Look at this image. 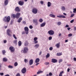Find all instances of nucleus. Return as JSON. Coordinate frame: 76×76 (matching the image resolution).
Segmentation results:
<instances>
[{
  "mask_svg": "<svg viewBox=\"0 0 76 76\" xmlns=\"http://www.w3.org/2000/svg\"><path fill=\"white\" fill-rule=\"evenodd\" d=\"M3 21L4 22H7L8 23L10 20V17L8 16V17L5 16L3 18Z\"/></svg>",
  "mask_w": 76,
  "mask_h": 76,
  "instance_id": "obj_1",
  "label": "nucleus"
},
{
  "mask_svg": "<svg viewBox=\"0 0 76 76\" xmlns=\"http://www.w3.org/2000/svg\"><path fill=\"white\" fill-rule=\"evenodd\" d=\"M21 51V52H23V53L25 54L27 53L28 51V48L27 47H24L23 50H22Z\"/></svg>",
  "mask_w": 76,
  "mask_h": 76,
  "instance_id": "obj_2",
  "label": "nucleus"
},
{
  "mask_svg": "<svg viewBox=\"0 0 76 76\" xmlns=\"http://www.w3.org/2000/svg\"><path fill=\"white\" fill-rule=\"evenodd\" d=\"M33 23H34L35 25L36 26L38 25V21L37 20V19H34L33 20Z\"/></svg>",
  "mask_w": 76,
  "mask_h": 76,
  "instance_id": "obj_3",
  "label": "nucleus"
},
{
  "mask_svg": "<svg viewBox=\"0 0 76 76\" xmlns=\"http://www.w3.org/2000/svg\"><path fill=\"white\" fill-rule=\"evenodd\" d=\"M48 33L50 35H54V32L53 31L51 30L48 31Z\"/></svg>",
  "mask_w": 76,
  "mask_h": 76,
  "instance_id": "obj_4",
  "label": "nucleus"
},
{
  "mask_svg": "<svg viewBox=\"0 0 76 76\" xmlns=\"http://www.w3.org/2000/svg\"><path fill=\"white\" fill-rule=\"evenodd\" d=\"M37 9L35 8H33L32 10V12L34 14H37Z\"/></svg>",
  "mask_w": 76,
  "mask_h": 76,
  "instance_id": "obj_5",
  "label": "nucleus"
},
{
  "mask_svg": "<svg viewBox=\"0 0 76 76\" xmlns=\"http://www.w3.org/2000/svg\"><path fill=\"white\" fill-rule=\"evenodd\" d=\"M21 72L22 73H25L26 72V68L24 67L21 70Z\"/></svg>",
  "mask_w": 76,
  "mask_h": 76,
  "instance_id": "obj_6",
  "label": "nucleus"
},
{
  "mask_svg": "<svg viewBox=\"0 0 76 76\" xmlns=\"http://www.w3.org/2000/svg\"><path fill=\"white\" fill-rule=\"evenodd\" d=\"M24 29L26 34H28V33H29V29L27 27H26L24 28Z\"/></svg>",
  "mask_w": 76,
  "mask_h": 76,
  "instance_id": "obj_7",
  "label": "nucleus"
},
{
  "mask_svg": "<svg viewBox=\"0 0 76 76\" xmlns=\"http://www.w3.org/2000/svg\"><path fill=\"white\" fill-rule=\"evenodd\" d=\"M18 4L20 6H23L24 4V2L22 1H20L18 2Z\"/></svg>",
  "mask_w": 76,
  "mask_h": 76,
  "instance_id": "obj_8",
  "label": "nucleus"
},
{
  "mask_svg": "<svg viewBox=\"0 0 76 76\" xmlns=\"http://www.w3.org/2000/svg\"><path fill=\"white\" fill-rule=\"evenodd\" d=\"M9 49L11 52H14L15 51V48L13 47H10L9 48Z\"/></svg>",
  "mask_w": 76,
  "mask_h": 76,
  "instance_id": "obj_9",
  "label": "nucleus"
},
{
  "mask_svg": "<svg viewBox=\"0 0 76 76\" xmlns=\"http://www.w3.org/2000/svg\"><path fill=\"white\" fill-rule=\"evenodd\" d=\"M15 10L16 12H19L20 11V8H19V7H15Z\"/></svg>",
  "mask_w": 76,
  "mask_h": 76,
  "instance_id": "obj_10",
  "label": "nucleus"
},
{
  "mask_svg": "<svg viewBox=\"0 0 76 76\" xmlns=\"http://www.w3.org/2000/svg\"><path fill=\"white\" fill-rule=\"evenodd\" d=\"M10 29H8L7 30V35L8 36H10H10H11V34H10Z\"/></svg>",
  "mask_w": 76,
  "mask_h": 76,
  "instance_id": "obj_11",
  "label": "nucleus"
},
{
  "mask_svg": "<svg viewBox=\"0 0 76 76\" xmlns=\"http://www.w3.org/2000/svg\"><path fill=\"white\" fill-rule=\"evenodd\" d=\"M20 13H17L16 15V18L17 19L19 18V17H20Z\"/></svg>",
  "mask_w": 76,
  "mask_h": 76,
  "instance_id": "obj_12",
  "label": "nucleus"
},
{
  "mask_svg": "<svg viewBox=\"0 0 76 76\" xmlns=\"http://www.w3.org/2000/svg\"><path fill=\"white\" fill-rule=\"evenodd\" d=\"M52 63H57V60L53 58L52 59Z\"/></svg>",
  "mask_w": 76,
  "mask_h": 76,
  "instance_id": "obj_13",
  "label": "nucleus"
},
{
  "mask_svg": "<svg viewBox=\"0 0 76 76\" xmlns=\"http://www.w3.org/2000/svg\"><path fill=\"white\" fill-rule=\"evenodd\" d=\"M58 18H66V17L64 15H60V16H57Z\"/></svg>",
  "mask_w": 76,
  "mask_h": 76,
  "instance_id": "obj_14",
  "label": "nucleus"
},
{
  "mask_svg": "<svg viewBox=\"0 0 76 76\" xmlns=\"http://www.w3.org/2000/svg\"><path fill=\"white\" fill-rule=\"evenodd\" d=\"M34 63V61L32 59H31L29 61V65H32L33 63Z\"/></svg>",
  "mask_w": 76,
  "mask_h": 76,
  "instance_id": "obj_15",
  "label": "nucleus"
},
{
  "mask_svg": "<svg viewBox=\"0 0 76 76\" xmlns=\"http://www.w3.org/2000/svg\"><path fill=\"white\" fill-rule=\"evenodd\" d=\"M45 25H46V23L44 22L41 24L40 26L41 27H44L45 26Z\"/></svg>",
  "mask_w": 76,
  "mask_h": 76,
  "instance_id": "obj_16",
  "label": "nucleus"
},
{
  "mask_svg": "<svg viewBox=\"0 0 76 76\" xmlns=\"http://www.w3.org/2000/svg\"><path fill=\"white\" fill-rule=\"evenodd\" d=\"M60 43H57L55 45V46L57 48H60Z\"/></svg>",
  "mask_w": 76,
  "mask_h": 76,
  "instance_id": "obj_17",
  "label": "nucleus"
},
{
  "mask_svg": "<svg viewBox=\"0 0 76 76\" xmlns=\"http://www.w3.org/2000/svg\"><path fill=\"white\" fill-rule=\"evenodd\" d=\"M38 72H37V74L38 75V74H40V73H43V71H41V69H39L38 70Z\"/></svg>",
  "mask_w": 76,
  "mask_h": 76,
  "instance_id": "obj_18",
  "label": "nucleus"
},
{
  "mask_svg": "<svg viewBox=\"0 0 76 76\" xmlns=\"http://www.w3.org/2000/svg\"><path fill=\"white\" fill-rule=\"evenodd\" d=\"M49 16H50V17H51L52 18H55L56 17V15L54 14H50Z\"/></svg>",
  "mask_w": 76,
  "mask_h": 76,
  "instance_id": "obj_19",
  "label": "nucleus"
},
{
  "mask_svg": "<svg viewBox=\"0 0 76 76\" xmlns=\"http://www.w3.org/2000/svg\"><path fill=\"white\" fill-rule=\"evenodd\" d=\"M8 1H8V0H5L4 1L5 5L6 6V5H7V4H8Z\"/></svg>",
  "mask_w": 76,
  "mask_h": 76,
  "instance_id": "obj_20",
  "label": "nucleus"
},
{
  "mask_svg": "<svg viewBox=\"0 0 76 76\" xmlns=\"http://www.w3.org/2000/svg\"><path fill=\"white\" fill-rule=\"evenodd\" d=\"M22 20V17H20L18 20V22L20 23L21 22V21Z\"/></svg>",
  "mask_w": 76,
  "mask_h": 76,
  "instance_id": "obj_21",
  "label": "nucleus"
},
{
  "mask_svg": "<svg viewBox=\"0 0 76 76\" xmlns=\"http://www.w3.org/2000/svg\"><path fill=\"white\" fill-rule=\"evenodd\" d=\"M28 44H29V43H28V42L27 41H26L24 43V45L25 46H28Z\"/></svg>",
  "mask_w": 76,
  "mask_h": 76,
  "instance_id": "obj_22",
  "label": "nucleus"
},
{
  "mask_svg": "<svg viewBox=\"0 0 76 76\" xmlns=\"http://www.w3.org/2000/svg\"><path fill=\"white\" fill-rule=\"evenodd\" d=\"M51 5V3L50 2H48V7H50Z\"/></svg>",
  "mask_w": 76,
  "mask_h": 76,
  "instance_id": "obj_23",
  "label": "nucleus"
},
{
  "mask_svg": "<svg viewBox=\"0 0 76 76\" xmlns=\"http://www.w3.org/2000/svg\"><path fill=\"white\" fill-rule=\"evenodd\" d=\"M39 58H37L36 59L35 63H38V62H39Z\"/></svg>",
  "mask_w": 76,
  "mask_h": 76,
  "instance_id": "obj_24",
  "label": "nucleus"
},
{
  "mask_svg": "<svg viewBox=\"0 0 76 76\" xmlns=\"http://www.w3.org/2000/svg\"><path fill=\"white\" fill-rule=\"evenodd\" d=\"M61 9H62V10H63V11H64V10H66V8H65V7H64L62 6L61 7Z\"/></svg>",
  "mask_w": 76,
  "mask_h": 76,
  "instance_id": "obj_25",
  "label": "nucleus"
},
{
  "mask_svg": "<svg viewBox=\"0 0 76 76\" xmlns=\"http://www.w3.org/2000/svg\"><path fill=\"white\" fill-rule=\"evenodd\" d=\"M3 61L5 62H6L7 61V59L6 58H3Z\"/></svg>",
  "mask_w": 76,
  "mask_h": 76,
  "instance_id": "obj_26",
  "label": "nucleus"
},
{
  "mask_svg": "<svg viewBox=\"0 0 76 76\" xmlns=\"http://www.w3.org/2000/svg\"><path fill=\"white\" fill-rule=\"evenodd\" d=\"M64 73V72L63 71H62L61 72H60L59 75V76H62V75H63V74H62Z\"/></svg>",
  "mask_w": 76,
  "mask_h": 76,
  "instance_id": "obj_27",
  "label": "nucleus"
},
{
  "mask_svg": "<svg viewBox=\"0 0 76 76\" xmlns=\"http://www.w3.org/2000/svg\"><path fill=\"white\" fill-rule=\"evenodd\" d=\"M22 45V42L20 41H19L18 42V46L19 47H20V46H21V45Z\"/></svg>",
  "mask_w": 76,
  "mask_h": 76,
  "instance_id": "obj_28",
  "label": "nucleus"
},
{
  "mask_svg": "<svg viewBox=\"0 0 76 76\" xmlns=\"http://www.w3.org/2000/svg\"><path fill=\"white\" fill-rule=\"evenodd\" d=\"M12 18H13L14 19H15V18H16V15L12 14Z\"/></svg>",
  "mask_w": 76,
  "mask_h": 76,
  "instance_id": "obj_29",
  "label": "nucleus"
},
{
  "mask_svg": "<svg viewBox=\"0 0 76 76\" xmlns=\"http://www.w3.org/2000/svg\"><path fill=\"white\" fill-rule=\"evenodd\" d=\"M14 66H15V67H16L18 65V62H15V63L14 64Z\"/></svg>",
  "mask_w": 76,
  "mask_h": 76,
  "instance_id": "obj_30",
  "label": "nucleus"
},
{
  "mask_svg": "<svg viewBox=\"0 0 76 76\" xmlns=\"http://www.w3.org/2000/svg\"><path fill=\"white\" fill-rule=\"evenodd\" d=\"M62 55V53H57V56H61Z\"/></svg>",
  "mask_w": 76,
  "mask_h": 76,
  "instance_id": "obj_31",
  "label": "nucleus"
},
{
  "mask_svg": "<svg viewBox=\"0 0 76 76\" xmlns=\"http://www.w3.org/2000/svg\"><path fill=\"white\" fill-rule=\"evenodd\" d=\"M50 57V54L49 53H48L47 55L46 56V58H47Z\"/></svg>",
  "mask_w": 76,
  "mask_h": 76,
  "instance_id": "obj_32",
  "label": "nucleus"
},
{
  "mask_svg": "<svg viewBox=\"0 0 76 76\" xmlns=\"http://www.w3.org/2000/svg\"><path fill=\"white\" fill-rule=\"evenodd\" d=\"M2 54L3 55H4V54L6 53V51H5V50H3L2 51Z\"/></svg>",
  "mask_w": 76,
  "mask_h": 76,
  "instance_id": "obj_33",
  "label": "nucleus"
},
{
  "mask_svg": "<svg viewBox=\"0 0 76 76\" xmlns=\"http://www.w3.org/2000/svg\"><path fill=\"white\" fill-rule=\"evenodd\" d=\"M39 22L40 23H42V22H43V20H42V19L41 18L39 20Z\"/></svg>",
  "mask_w": 76,
  "mask_h": 76,
  "instance_id": "obj_34",
  "label": "nucleus"
},
{
  "mask_svg": "<svg viewBox=\"0 0 76 76\" xmlns=\"http://www.w3.org/2000/svg\"><path fill=\"white\" fill-rule=\"evenodd\" d=\"M39 44H36L35 45L34 47H36L37 48H38V47H39Z\"/></svg>",
  "mask_w": 76,
  "mask_h": 76,
  "instance_id": "obj_35",
  "label": "nucleus"
},
{
  "mask_svg": "<svg viewBox=\"0 0 76 76\" xmlns=\"http://www.w3.org/2000/svg\"><path fill=\"white\" fill-rule=\"evenodd\" d=\"M8 68H10V69H13V66H12L9 65L8 66Z\"/></svg>",
  "mask_w": 76,
  "mask_h": 76,
  "instance_id": "obj_36",
  "label": "nucleus"
},
{
  "mask_svg": "<svg viewBox=\"0 0 76 76\" xmlns=\"http://www.w3.org/2000/svg\"><path fill=\"white\" fill-rule=\"evenodd\" d=\"M62 61H63V59H60L58 61V62L60 64V62H62Z\"/></svg>",
  "mask_w": 76,
  "mask_h": 76,
  "instance_id": "obj_37",
  "label": "nucleus"
},
{
  "mask_svg": "<svg viewBox=\"0 0 76 76\" xmlns=\"http://www.w3.org/2000/svg\"><path fill=\"white\" fill-rule=\"evenodd\" d=\"M13 35L14 38H15V39H17V37H16V36H15V34H13Z\"/></svg>",
  "mask_w": 76,
  "mask_h": 76,
  "instance_id": "obj_38",
  "label": "nucleus"
},
{
  "mask_svg": "<svg viewBox=\"0 0 76 76\" xmlns=\"http://www.w3.org/2000/svg\"><path fill=\"white\" fill-rule=\"evenodd\" d=\"M28 62V59H25L24 62H25V63H27V62Z\"/></svg>",
  "mask_w": 76,
  "mask_h": 76,
  "instance_id": "obj_39",
  "label": "nucleus"
},
{
  "mask_svg": "<svg viewBox=\"0 0 76 76\" xmlns=\"http://www.w3.org/2000/svg\"><path fill=\"white\" fill-rule=\"evenodd\" d=\"M38 39V38L37 37H34V41H37Z\"/></svg>",
  "mask_w": 76,
  "mask_h": 76,
  "instance_id": "obj_40",
  "label": "nucleus"
},
{
  "mask_svg": "<svg viewBox=\"0 0 76 76\" xmlns=\"http://www.w3.org/2000/svg\"><path fill=\"white\" fill-rule=\"evenodd\" d=\"M73 13H76V8H74L73 9Z\"/></svg>",
  "mask_w": 76,
  "mask_h": 76,
  "instance_id": "obj_41",
  "label": "nucleus"
},
{
  "mask_svg": "<svg viewBox=\"0 0 76 76\" xmlns=\"http://www.w3.org/2000/svg\"><path fill=\"white\" fill-rule=\"evenodd\" d=\"M16 76H20V75L19 73H18L16 75Z\"/></svg>",
  "mask_w": 76,
  "mask_h": 76,
  "instance_id": "obj_42",
  "label": "nucleus"
},
{
  "mask_svg": "<svg viewBox=\"0 0 76 76\" xmlns=\"http://www.w3.org/2000/svg\"><path fill=\"white\" fill-rule=\"evenodd\" d=\"M57 25H58L59 26V25H61V22H58L57 23Z\"/></svg>",
  "mask_w": 76,
  "mask_h": 76,
  "instance_id": "obj_43",
  "label": "nucleus"
},
{
  "mask_svg": "<svg viewBox=\"0 0 76 76\" xmlns=\"http://www.w3.org/2000/svg\"><path fill=\"white\" fill-rule=\"evenodd\" d=\"M18 41L17 40H15L14 41V44H16V43H17V42Z\"/></svg>",
  "mask_w": 76,
  "mask_h": 76,
  "instance_id": "obj_44",
  "label": "nucleus"
},
{
  "mask_svg": "<svg viewBox=\"0 0 76 76\" xmlns=\"http://www.w3.org/2000/svg\"><path fill=\"white\" fill-rule=\"evenodd\" d=\"M2 66V64H0V70H1Z\"/></svg>",
  "mask_w": 76,
  "mask_h": 76,
  "instance_id": "obj_45",
  "label": "nucleus"
},
{
  "mask_svg": "<svg viewBox=\"0 0 76 76\" xmlns=\"http://www.w3.org/2000/svg\"><path fill=\"white\" fill-rule=\"evenodd\" d=\"M74 15H75V14L74 13L72 14V15H71L70 16V17L73 18V16H74Z\"/></svg>",
  "mask_w": 76,
  "mask_h": 76,
  "instance_id": "obj_46",
  "label": "nucleus"
},
{
  "mask_svg": "<svg viewBox=\"0 0 76 76\" xmlns=\"http://www.w3.org/2000/svg\"><path fill=\"white\" fill-rule=\"evenodd\" d=\"M49 40H51V39H52V37L50 36V37L49 38Z\"/></svg>",
  "mask_w": 76,
  "mask_h": 76,
  "instance_id": "obj_47",
  "label": "nucleus"
},
{
  "mask_svg": "<svg viewBox=\"0 0 76 76\" xmlns=\"http://www.w3.org/2000/svg\"><path fill=\"white\" fill-rule=\"evenodd\" d=\"M53 47H50L49 48V50H50V51H52V50H53Z\"/></svg>",
  "mask_w": 76,
  "mask_h": 76,
  "instance_id": "obj_48",
  "label": "nucleus"
},
{
  "mask_svg": "<svg viewBox=\"0 0 76 76\" xmlns=\"http://www.w3.org/2000/svg\"><path fill=\"white\" fill-rule=\"evenodd\" d=\"M52 74L51 72H50L49 73L48 75L50 76H51L52 75Z\"/></svg>",
  "mask_w": 76,
  "mask_h": 76,
  "instance_id": "obj_49",
  "label": "nucleus"
},
{
  "mask_svg": "<svg viewBox=\"0 0 76 76\" xmlns=\"http://www.w3.org/2000/svg\"><path fill=\"white\" fill-rule=\"evenodd\" d=\"M49 63L48 62H45V65H48V64H49Z\"/></svg>",
  "mask_w": 76,
  "mask_h": 76,
  "instance_id": "obj_50",
  "label": "nucleus"
},
{
  "mask_svg": "<svg viewBox=\"0 0 76 76\" xmlns=\"http://www.w3.org/2000/svg\"><path fill=\"white\" fill-rule=\"evenodd\" d=\"M72 34L70 33L68 34V37H72Z\"/></svg>",
  "mask_w": 76,
  "mask_h": 76,
  "instance_id": "obj_51",
  "label": "nucleus"
},
{
  "mask_svg": "<svg viewBox=\"0 0 76 76\" xmlns=\"http://www.w3.org/2000/svg\"><path fill=\"white\" fill-rule=\"evenodd\" d=\"M40 3L41 4H44V1H41Z\"/></svg>",
  "mask_w": 76,
  "mask_h": 76,
  "instance_id": "obj_52",
  "label": "nucleus"
},
{
  "mask_svg": "<svg viewBox=\"0 0 76 76\" xmlns=\"http://www.w3.org/2000/svg\"><path fill=\"white\" fill-rule=\"evenodd\" d=\"M29 28L30 29H32V28H33V27L31 25L29 26Z\"/></svg>",
  "mask_w": 76,
  "mask_h": 76,
  "instance_id": "obj_53",
  "label": "nucleus"
},
{
  "mask_svg": "<svg viewBox=\"0 0 76 76\" xmlns=\"http://www.w3.org/2000/svg\"><path fill=\"white\" fill-rule=\"evenodd\" d=\"M74 22V19L72 20H71L70 21V23H72Z\"/></svg>",
  "mask_w": 76,
  "mask_h": 76,
  "instance_id": "obj_54",
  "label": "nucleus"
},
{
  "mask_svg": "<svg viewBox=\"0 0 76 76\" xmlns=\"http://www.w3.org/2000/svg\"><path fill=\"white\" fill-rule=\"evenodd\" d=\"M41 54H42V51L41 50H40V52H39V56L41 55Z\"/></svg>",
  "mask_w": 76,
  "mask_h": 76,
  "instance_id": "obj_55",
  "label": "nucleus"
},
{
  "mask_svg": "<svg viewBox=\"0 0 76 76\" xmlns=\"http://www.w3.org/2000/svg\"><path fill=\"white\" fill-rule=\"evenodd\" d=\"M34 42L35 43V44H37V43H38V42L36 40V41H34Z\"/></svg>",
  "mask_w": 76,
  "mask_h": 76,
  "instance_id": "obj_56",
  "label": "nucleus"
},
{
  "mask_svg": "<svg viewBox=\"0 0 76 76\" xmlns=\"http://www.w3.org/2000/svg\"><path fill=\"white\" fill-rule=\"evenodd\" d=\"M23 24H24V25H25V24H26V22H25V21H23Z\"/></svg>",
  "mask_w": 76,
  "mask_h": 76,
  "instance_id": "obj_57",
  "label": "nucleus"
},
{
  "mask_svg": "<svg viewBox=\"0 0 76 76\" xmlns=\"http://www.w3.org/2000/svg\"><path fill=\"white\" fill-rule=\"evenodd\" d=\"M0 75H1V76H3V75H4V73H0Z\"/></svg>",
  "mask_w": 76,
  "mask_h": 76,
  "instance_id": "obj_58",
  "label": "nucleus"
},
{
  "mask_svg": "<svg viewBox=\"0 0 76 76\" xmlns=\"http://www.w3.org/2000/svg\"><path fill=\"white\" fill-rule=\"evenodd\" d=\"M4 44H6V42H7V41H6V40H4Z\"/></svg>",
  "mask_w": 76,
  "mask_h": 76,
  "instance_id": "obj_59",
  "label": "nucleus"
},
{
  "mask_svg": "<svg viewBox=\"0 0 76 76\" xmlns=\"http://www.w3.org/2000/svg\"><path fill=\"white\" fill-rule=\"evenodd\" d=\"M67 71L68 72H70V69L68 68L67 69Z\"/></svg>",
  "mask_w": 76,
  "mask_h": 76,
  "instance_id": "obj_60",
  "label": "nucleus"
},
{
  "mask_svg": "<svg viewBox=\"0 0 76 76\" xmlns=\"http://www.w3.org/2000/svg\"><path fill=\"white\" fill-rule=\"evenodd\" d=\"M73 60H74V61H76V58H74Z\"/></svg>",
  "mask_w": 76,
  "mask_h": 76,
  "instance_id": "obj_61",
  "label": "nucleus"
},
{
  "mask_svg": "<svg viewBox=\"0 0 76 76\" xmlns=\"http://www.w3.org/2000/svg\"><path fill=\"white\" fill-rule=\"evenodd\" d=\"M68 27H69V25H66L65 26V27H66V28H68Z\"/></svg>",
  "mask_w": 76,
  "mask_h": 76,
  "instance_id": "obj_62",
  "label": "nucleus"
},
{
  "mask_svg": "<svg viewBox=\"0 0 76 76\" xmlns=\"http://www.w3.org/2000/svg\"><path fill=\"white\" fill-rule=\"evenodd\" d=\"M67 30H68L69 31V30H70V27H68V28H67Z\"/></svg>",
  "mask_w": 76,
  "mask_h": 76,
  "instance_id": "obj_63",
  "label": "nucleus"
},
{
  "mask_svg": "<svg viewBox=\"0 0 76 76\" xmlns=\"http://www.w3.org/2000/svg\"><path fill=\"white\" fill-rule=\"evenodd\" d=\"M5 76H10V75H9L8 74H7V75H6Z\"/></svg>",
  "mask_w": 76,
  "mask_h": 76,
  "instance_id": "obj_64",
  "label": "nucleus"
}]
</instances>
